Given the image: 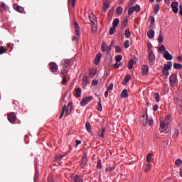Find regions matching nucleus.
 <instances>
[{
	"instance_id": "obj_1",
	"label": "nucleus",
	"mask_w": 182,
	"mask_h": 182,
	"mask_svg": "<svg viewBox=\"0 0 182 182\" xmlns=\"http://www.w3.org/2000/svg\"><path fill=\"white\" fill-rule=\"evenodd\" d=\"M168 122H165L164 121H161L160 122V129L159 131L161 133H168L169 129H168Z\"/></svg>"
},
{
	"instance_id": "obj_2",
	"label": "nucleus",
	"mask_w": 182,
	"mask_h": 182,
	"mask_svg": "<svg viewBox=\"0 0 182 182\" xmlns=\"http://www.w3.org/2000/svg\"><path fill=\"white\" fill-rule=\"evenodd\" d=\"M71 113L72 112L69 109H68L67 107L65 105H63L59 119H62L64 114H65V117H66V116H69Z\"/></svg>"
},
{
	"instance_id": "obj_3",
	"label": "nucleus",
	"mask_w": 182,
	"mask_h": 182,
	"mask_svg": "<svg viewBox=\"0 0 182 182\" xmlns=\"http://www.w3.org/2000/svg\"><path fill=\"white\" fill-rule=\"evenodd\" d=\"M148 53L149 63H153L156 60V55H154L153 50L150 49L149 48H148Z\"/></svg>"
},
{
	"instance_id": "obj_4",
	"label": "nucleus",
	"mask_w": 182,
	"mask_h": 182,
	"mask_svg": "<svg viewBox=\"0 0 182 182\" xmlns=\"http://www.w3.org/2000/svg\"><path fill=\"white\" fill-rule=\"evenodd\" d=\"M49 70L52 72V73H56L58 70V65L55 63L51 62L49 64Z\"/></svg>"
},
{
	"instance_id": "obj_5",
	"label": "nucleus",
	"mask_w": 182,
	"mask_h": 182,
	"mask_svg": "<svg viewBox=\"0 0 182 182\" xmlns=\"http://www.w3.org/2000/svg\"><path fill=\"white\" fill-rule=\"evenodd\" d=\"M92 100H93V97H86L85 98L82 99V100L80 102V106L85 107V106H86V105H87L89 102H92Z\"/></svg>"
},
{
	"instance_id": "obj_6",
	"label": "nucleus",
	"mask_w": 182,
	"mask_h": 182,
	"mask_svg": "<svg viewBox=\"0 0 182 182\" xmlns=\"http://www.w3.org/2000/svg\"><path fill=\"white\" fill-rule=\"evenodd\" d=\"M7 119L10 123H15V121L16 120V114L14 112H10L7 115Z\"/></svg>"
},
{
	"instance_id": "obj_7",
	"label": "nucleus",
	"mask_w": 182,
	"mask_h": 182,
	"mask_svg": "<svg viewBox=\"0 0 182 182\" xmlns=\"http://www.w3.org/2000/svg\"><path fill=\"white\" fill-rule=\"evenodd\" d=\"M140 11V6L136 5L135 6L131 7L128 11V15H132L133 12H139Z\"/></svg>"
},
{
	"instance_id": "obj_8",
	"label": "nucleus",
	"mask_w": 182,
	"mask_h": 182,
	"mask_svg": "<svg viewBox=\"0 0 182 182\" xmlns=\"http://www.w3.org/2000/svg\"><path fill=\"white\" fill-rule=\"evenodd\" d=\"M169 81L171 83V86H174L176 83L177 82V75L176 74H172L169 77Z\"/></svg>"
},
{
	"instance_id": "obj_9",
	"label": "nucleus",
	"mask_w": 182,
	"mask_h": 182,
	"mask_svg": "<svg viewBox=\"0 0 182 182\" xmlns=\"http://www.w3.org/2000/svg\"><path fill=\"white\" fill-rule=\"evenodd\" d=\"M61 65L63 68H69L70 66V60L69 59H64L61 61Z\"/></svg>"
},
{
	"instance_id": "obj_10",
	"label": "nucleus",
	"mask_w": 182,
	"mask_h": 182,
	"mask_svg": "<svg viewBox=\"0 0 182 182\" xmlns=\"http://www.w3.org/2000/svg\"><path fill=\"white\" fill-rule=\"evenodd\" d=\"M141 75L144 76L146 75H149V65H144L141 68Z\"/></svg>"
},
{
	"instance_id": "obj_11",
	"label": "nucleus",
	"mask_w": 182,
	"mask_h": 182,
	"mask_svg": "<svg viewBox=\"0 0 182 182\" xmlns=\"http://www.w3.org/2000/svg\"><path fill=\"white\" fill-rule=\"evenodd\" d=\"M13 8L15 11L19 12L20 14H22V12H23V8L16 4H14L13 5Z\"/></svg>"
},
{
	"instance_id": "obj_12",
	"label": "nucleus",
	"mask_w": 182,
	"mask_h": 182,
	"mask_svg": "<svg viewBox=\"0 0 182 182\" xmlns=\"http://www.w3.org/2000/svg\"><path fill=\"white\" fill-rule=\"evenodd\" d=\"M9 8L6 6V4L5 3L1 2L0 4V12H6V11H9Z\"/></svg>"
},
{
	"instance_id": "obj_13",
	"label": "nucleus",
	"mask_w": 182,
	"mask_h": 182,
	"mask_svg": "<svg viewBox=\"0 0 182 182\" xmlns=\"http://www.w3.org/2000/svg\"><path fill=\"white\" fill-rule=\"evenodd\" d=\"M164 58L166 59V60H171L173 59V55L168 53V51H165L164 53Z\"/></svg>"
},
{
	"instance_id": "obj_14",
	"label": "nucleus",
	"mask_w": 182,
	"mask_h": 182,
	"mask_svg": "<svg viewBox=\"0 0 182 182\" xmlns=\"http://www.w3.org/2000/svg\"><path fill=\"white\" fill-rule=\"evenodd\" d=\"M68 73H69V70L64 68L61 70L60 76H61V77H66V76H68Z\"/></svg>"
},
{
	"instance_id": "obj_15",
	"label": "nucleus",
	"mask_w": 182,
	"mask_h": 182,
	"mask_svg": "<svg viewBox=\"0 0 182 182\" xmlns=\"http://www.w3.org/2000/svg\"><path fill=\"white\" fill-rule=\"evenodd\" d=\"M87 164V158L86 156H84L82 158L81 164H80V167L82 168H85V166Z\"/></svg>"
},
{
	"instance_id": "obj_16",
	"label": "nucleus",
	"mask_w": 182,
	"mask_h": 182,
	"mask_svg": "<svg viewBox=\"0 0 182 182\" xmlns=\"http://www.w3.org/2000/svg\"><path fill=\"white\" fill-rule=\"evenodd\" d=\"M74 26H75V35L77 36H79L80 35L79 31H80V28H79V24L77 23V22L75 21L74 23Z\"/></svg>"
},
{
	"instance_id": "obj_17",
	"label": "nucleus",
	"mask_w": 182,
	"mask_h": 182,
	"mask_svg": "<svg viewBox=\"0 0 182 182\" xmlns=\"http://www.w3.org/2000/svg\"><path fill=\"white\" fill-rule=\"evenodd\" d=\"M121 97L123 99H126L127 97H129V92H127V90L124 89L121 92Z\"/></svg>"
},
{
	"instance_id": "obj_18",
	"label": "nucleus",
	"mask_w": 182,
	"mask_h": 182,
	"mask_svg": "<svg viewBox=\"0 0 182 182\" xmlns=\"http://www.w3.org/2000/svg\"><path fill=\"white\" fill-rule=\"evenodd\" d=\"M109 6H110V3L109 2H105L103 4V7H102V12H107V9H109Z\"/></svg>"
},
{
	"instance_id": "obj_19",
	"label": "nucleus",
	"mask_w": 182,
	"mask_h": 182,
	"mask_svg": "<svg viewBox=\"0 0 182 182\" xmlns=\"http://www.w3.org/2000/svg\"><path fill=\"white\" fill-rule=\"evenodd\" d=\"M147 117L143 115L142 117L141 118V123L143 124V126H147Z\"/></svg>"
},
{
	"instance_id": "obj_20",
	"label": "nucleus",
	"mask_w": 182,
	"mask_h": 182,
	"mask_svg": "<svg viewBox=\"0 0 182 182\" xmlns=\"http://www.w3.org/2000/svg\"><path fill=\"white\" fill-rule=\"evenodd\" d=\"M73 180L74 182H83V179L82 177L76 175L73 177Z\"/></svg>"
},
{
	"instance_id": "obj_21",
	"label": "nucleus",
	"mask_w": 182,
	"mask_h": 182,
	"mask_svg": "<svg viewBox=\"0 0 182 182\" xmlns=\"http://www.w3.org/2000/svg\"><path fill=\"white\" fill-rule=\"evenodd\" d=\"M101 58H102V53H100L95 57V65H99Z\"/></svg>"
},
{
	"instance_id": "obj_22",
	"label": "nucleus",
	"mask_w": 182,
	"mask_h": 182,
	"mask_svg": "<svg viewBox=\"0 0 182 182\" xmlns=\"http://www.w3.org/2000/svg\"><path fill=\"white\" fill-rule=\"evenodd\" d=\"M171 68H173V63H171V61L168 62L167 64H165L164 66V69L170 70V69H171Z\"/></svg>"
},
{
	"instance_id": "obj_23",
	"label": "nucleus",
	"mask_w": 182,
	"mask_h": 182,
	"mask_svg": "<svg viewBox=\"0 0 182 182\" xmlns=\"http://www.w3.org/2000/svg\"><path fill=\"white\" fill-rule=\"evenodd\" d=\"M130 79H132V76L127 75L125 76L124 80L122 81V85H127V82H129L130 81Z\"/></svg>"
},
{
	"instance_id": "obj_24",
	"label": "nucleus",
	"mask_w": 182,
	"mask_h": 182,
	"mask_svg": "<svg viewBox=\"0 0 182 182\" xmlns=\"http://www.w3.org/2000/svg\"><path fill=\"white\" fill-rule=\"evenodd\" d=\"M75 97H80V96H82V89H80L79 87L75 89Z\"/></svg>"
},
{
	"instance_id": "obj_25",
	"label": "nucleus",
	"mask_w": 182,
	"mask_h": 182,
	"mask_svg": "<svg viewBox=\"0 0 182 182\" xmlns=\"http://www.w3.org/2000/svg\"><path fill=\"white\" fill-rule=\"evenodd\" d=\"M89 19L92 24L96 23V22H97L96 16H95L93 14H91L89 16Z\"/></svg>"
},
{
	"instance_id": "obj_26",
	"label": "nucleus",
	"mask_w": 182,
	"mask_h": 182,
	"mask_svg": "<svg viewBox=\"0 0 182 182\" xmlns=\"http://www.w3.org/2000/svg\"><path fill=\"white\" fill-rule=\"evenodd\" d=\"M147 36L149 39H153L154 38V30H150L148 31Z\"/></svg>"
},
{
	"instance_id": "obj_27",
	"label": "nucleus",
	"mask_w": 182,
	"mask_h": 182,
	"mask_svg": "<svg viewBox=\"0 0 182 182\" xmlns=\"http://www.w3.org/2000/svg\"><path fill=\"white\" fill-rule=\"evenodd\" d=\"M105 132H106V128L102 127L101 128V132L100 133V140L103 139V138L105 137Z\"/></svg>"
},
{
	"instance_id": "obj_28",
	"label": "nucleus",
	"mask_w": 182,
	"mask_h": 182,
	"mask_svg": "<svg viewBox=\"0 0 182 182\" xmlns=\"http://www.w3.org/2000/svg\"><path fill=\"white\" fill-rule=\"evenodd\" d=\"M120 22V20L119 18H115L113 22H112V25L114 28H117V26H119V23Z\"/></svg>"
},
{
	"instance_id": "obj_29",
	"label": "nucleus",
	"mask_w": 182,
	"mask_h": 182,
	"mask_svg": "<svg viewBox=\"0 0 182 182\" xmlns=\"http://www.w3.org/2000/svg\"><path fill=\"white\" fill-rule=\"evenodd\" d=\"M114 168H116V166L114 165L109 166L106 168L105 171H106V173H109V171H113V170H114Z\"/></svg>"
},
{
	"instance_id": "obj_30",
	"label": "nucleus",
	"mask_w": 182,
	"mask_h": 182,
	"mask_svg": "<svg viewBox=\"0 0 182 182\" xmlns=\"http://www.w3.org/2000/svg\"><path fill=\"white\" fill-rule=\"evenodd\" d=\"M122 66H123V63L117 61H116V63L114 65L115 69H119V68H122Z\"/></svg>"
},
{
	"instance_id": "obj_31",
	"label": "nucleus",
	"mask_w": 182,
	"mask_h": 182,
	"mask_svg": "<svg viewBox=\"0 0 182 182\" xmlns=\"http://www.w3.org/2000/svg\"><path fill=\"white\" fill-rule=\"evenodd\" d=\"M133 65H134V60H130L128 63V69H129V70L133 69Z\"/></svg>"
},
{
	"instance_id": "obj_32",
	"label": "nucleus",
	"mask_w": 182,
	"mask_h": 182,
	"mask_svg": "<svg viewBox=\"0 0 182 182\" xmlns=\"http://www.w3.org/2000/svg\"><path fill=\"white\" fill-rule=\"evenodd\" d=\"M116 12L117 15H122L123 14V8L122 6L117 7Z\"/></svg>"
},
{
	"instance_id": "obj_33",
	"label": "nucleus",
	"mask_w": 182,
	"mask_h": 182,
	"mask_svg": "<svg viewBox=\"0 0 182 182\" xmlns=\"http://www.w3.org/2000/svg\"><path fill=\"white\" fill-rule=\"evenodd\" d=\"M124 35H125L126 38H130V36L132 35V33L130 32V30L129 29H126L125 31H124Z\"/></svg>"
},
{
	"instance_id": "obj_34",
	"label": "nucleus",
	"mask_w": 182,
	"mask_h": 182,
	"mask_svg": "<svg viewBox=\"0 0 182 182\" xmlns=\"http://www.w3.org/2000/svg\"><path fill=\"white\" fill-rule=\"evenodd\" d=\"M67 108L72 113V110L73 109V102H70L68 105Z\"/></svg>"
},
{
	"instance_id": "obj_35",
	"label": "nucleus",
	"mask_w": 182,
	"mask_h": 182,
	"mask_svg": "<svg viewBox=\"0 0 182 182\" xmlns=\"http://www.w3.org/2000/svg\"><path fill=\"white\" fill-rule=\"evenodd\" d=\"M92 33H96L97 31V26L96 25V23L92 25Z\"/></svg>"
},
{
	"instance_id": "obj_36",
	"label": "nucleus",
	"mask_w": 182,
	"mask_h": 182,
	"mask_svg": "<svg viewBox=\"0 0 182 182\" xmlns=\"http://www.w3.org/2000/svg\"><path fill=\"white\" fill-rule=\"evenodd\" d=\"M107 48V46L105 42H102L101 45V50L102 52H106V48Z\"/></svg>"
},
{
	"instance_id": "obj_37",
	"label": "nucleus",
	"mask_w": 182,
	"mask_h": 182,
	"mask_svg": "<svg viewBox=\"0 0 182 182\" xmlns=\"http://www.w3.org/2000/svg\"><path fill=\"white\" fill-rule=\"evenodd\" d=\"M85 127H86L87 132H88V133H90V132H92V128L90 127V123L87 122L85 124Z\"/></svg>"
},
{
	"instance_id": "obj_38",
	"label": "nucleus",
	"mask_w": 182,
	"mask_h": 182,
	"mask_svg": "<svg viewBox=\"0 0 182 182\" xmlns=\"http://www.w3.org/2000/svg\"><path fill=\"white\" fill-rule=\"evenodd\" d=\"M173 68H174V69L180 70V69H182V65L175 63L173 64Z\"/></svg>"
},
{
	"instance_id": "obj_39",
	"label": "nucleus",
	"mask_w": 182,
	"mask_h": 182,
	"mask_svg": "<svg viewBox=\"0 0 182 182\" xmlns=\"http://www.w3.org/2000/svg\"><path fill=\"white\" fill-rule=\"evenodd\" d=\"M159 11H160V5L156 4L154 8V14H158Z\"/></svg>"
},
{
	"instance_id": "obj_40",
	"label": "nucleus",
	"mask_w": 182,
	"mask_h": 182,
	"mask_svg": "<svg viewBox=\"0 0 182 182\" xmlns=\"http://www.w3.org/2000/svg\"><path fill=\"white\" fill-rule=\"evenodd\" d=\"M127 22H129V20L125 17L122 22V28H126V26H127Z\"/></svg>"
},
{
	"instance_id": "obj_41",
	"label": "nucleus",
	"mask_w": 182,
	"mask_h": 182,
	"mask_svg": "<svg viewBox=\"0 0 182 182\" xmlns=\"http://www.w3.org/2000/svg\"><path fill=\"white\" fill-rule=\"evenodd\" d=\"M4 53H6V48L4 46H0V55H4Z\"/></svg>"
},
{
	"instance_id": "obj_42",
	"label": "nucleus",
	"mask_w": 182,
	"mask_h": 182,
	"mask_svg": "<svg viewBox=\"0 0 182 182\" xmlns=\"http://www.w3.org/2000/svg\"><path fill=\"white\" fill-rule=\"evenodd\" d=\"M116 32V27L112 26L109 28V35H114V33Z\"/></svg>"
},
{
	"instance_id": "obj_43",
	"label": "nucleus",
	"mask_w": 182,
	"mask_h": 182,
	"mask_svg": "<svg viewBox=\"0 0 182 182\" xmlns=\"http://www.w3.org/2000/svg\"><path fill=\"white\" fill-rule=\"evenodd\" d=\"M151 168V164H150L149 163L146 164V168H145V170L144 171H146V173H147V171H150Z\"/></svg>"
},
{
	"instance_id": "obj_44",
	"label": "nucleus",
	"mask_w": 182,
	"mask_h": 182,
	"mask_svg": "<svg viewBox=\"0 0 182 182\" xmlns=\"http://www.w3.org/2000/svg\"><path fill=\"white\" fill-rule=\"evenodd\" d=\"M130 46V41L129 40H126L124 43V47L125 49H127Z\"/></svg>"
},
{
	"instance_id": "obj_45",
	"label": "nucleus",
	"mask_w": 182,
	"mask_h": 182,
	"mask_svg": "<svg viewBox=\"0 0 182 182\" xmlns=\"http://www.w3.org/2000/svg\"><path fill=\"white\" fill-rule=\"evenodd\" d=\"M154 98L156 100V102H157V103L160 102V95L159 93L156 92L154 94Z\"/></svg>"
},
{
	"instance_id": "obj_46",
	"label": "nucleus",
	"mask_w": 182,
	"mask_h": 182,
	"mask_svg": "<svg viewBox=\"0 0 182 182\" xmlns=\"http://www.w3.org/2000/svg\"><path fill=\"white\" fill-rule=\"evenodd\" d=\"M151 157H153L152 154H149L146 156V161L147 163H150L151 161Z\"/></svg>"
},
{
	"instance_id": "obj_47",
	"label": "nucleus",
	"mask_w": 182,
	"mask_h": 182,
	"mask_svg": "<svg viewBox=\"0 0 182 182\" xmlns=\"http://www.w3.org/2000/svg\"><path fill=\"white\" fill-rule=\"evenodd\" d=\"M63 157H65V156H62L60 154L56 155L55 160H56V161H60V160H62V159H63Z\"/></svg>"
},
{
	"instance_id": "obj_48",
	"label": "nucleus",
	"mask_w": 182,
	"mask_h": 182,
	"mask_svg": "<svg viewBox=\"0 0 182 182\" xmlns=\"http://www.w3.org/2000/svg\"><path fill=\"white\" fill-rule=\"evenodd\" d=\"M122 59H123V57L122 56V55H118L115 57L116 62H121Z\"/></svg>"
},
{
	"instance_id": "obj_49",
	"label": "nucleus",
	"mask_w": 182,
	"mask_h": 182,
	"mask_svg": "<svg viewBox=\"0 0 182 182\" xmlns=\"http://www.w3.org/2000/svg\"><path fill=\"white\" fill-rule=\"evenodd\" d=\"M102 160L97 159V168H102Z\"/></svg>"
},
{
	"instance_id": "obj_50",
	"label": "nucleus",
	"mask_w": 182,
	"mask_h": 182,
	"mask_svg": "<svg viewBox=\"0 0 182 182\" xmlns=\"http://www.w3.org/2000/svg\"><path fill=\"white\" fill-rule=\"evenodd\" d=\"M171 6V8H178V3L177 1H173Z\"/></svg>"
},
{
	"instance_id": "obj_51",
	"label": "nucleus",
	"mask_w": 182,
	"mask_h": 182,
	"mask_svg": "<svg viewBox=\"0 0 182 182\" xmlns=\"http://www.w3.org/2000/svg\"><path fill=\"white\" fill-rule=\"evenodd\" d=\"M175 164L176 166H177L178 167H181V164H182V161L181 159H178L175 161Z\"/></svg>"
},
{
	"instance_id": "obj_52",
	"label": "nucleus",
	"mask_w": 182,
	"mask_h": 182,
	"mask_svg": "<svg viewBox=\"0 0 182 182\" xmlns=\"http://www.w3.org/2000/svg\"><path fill=\"white\" fill-rule=\"evenodd\" d=\"M178 134H179L178 129H175L173 136L175 138H177V137H178Z\"/></svg>"
},
{
	"instance_id": "obj_53",
	"label": "nucleus",
	"mask_w": 182,
	"mask_h": 182,
	"mask_svg": "<svg viewBox=\"0 0 182 182\" xmlns=\"http://www.w3.org/2000/svg\"><path fill=\"white\" fill-rule=\"evenodd\" d=\"M71 2V6L73 8H75V6L76 5V0H68V4H70Z\"/></svg>"
},
{
	"instance_id": "obj_54",
	"label": "nucleus",
	"mask_w": 182,
	"mask_h": 182,
	"mask_svg": "<svg viewBox=\"0 0 182 182\" xmlns=\"http://www.w3.org/2000/svg\"><path fill=\"white\" fill-rule=\"evenodd\" d=\"M162 73H164V75H165V76H168V75H170L168 70H166L164 68H163V70H162Z\"/></svg>"
},
{
	"instance_id": "obj_55",
	"label": "nucleus",
	"mask_w": 182,
	"mask_h": 182,
	"mask_svg": "<svg viewBox=\"0 0 182 182\" xmlns=\"http://www.w3.org/2000/svg\"><path fill=\"white\" fill-rule=\"evenodd\" d=\"M171 119V117H170V115H168L166 117V118L164 120V122H165V123H168V124H170V119Z\"/></svg>"
},
{
	"instance_id": "obj_56",
	"label": "nucleus",
	"mask_w": 182,
	"mask_h": 182,
	"mask_svg": "<svg viewBox=\"0 0 182 182\" xmlns=\"http://www.w3.org/2000/svg\"><path fill=\"white\" fill-rule=\"evenodd\" d=\"M97 109L99 112H102V102H98Z\"/></svg>"
},
{
	"instance_id": "obj_57",
	"label": "nucleus",
	"mask_w": 182,
	"mask_h": 182,
	"mask_svg": "<svg viewBox=\"0 0 182 182\" xmlns=\"http://www.w3.org/2000/svg\"><path fill=\"white\" fill-rule=\"evenodd\" d=\"M63 80L61 81V85H66L68 83V80H66V77H62Z\"/></svg>"
},
{
	"instance_id": "obj_58",
	"label": "nucleus",
	"mask_w": 182,
	"mask_h": 182,
	"mask_svg": "<svg viewBox=\"0 0 182 182\" xmlns=\"http://www.w3.org/2000/svg\"><path fill=\"white\" fill-rule=\"evenodd\" d=\"M158 41L159 42V43H163V36L161 34H159Z\"/></svg>"
},
{
	"instance_id": "obj_59",
	"label": "nucleus",
	"mask_w": 182,
	"mask_h": 182,
	"mask_svg": "<svg viewBox=\"0 0 182 182\" xmlns=\"http://www.w3.org/2000/svg\"><path fill=\"white\" fill-rule=\"evenodd\" d=\"M160 52H166V47L164 45H161L159 48Z\"/></svg>"
},
{
	"instance_id": "obj_60",
	"label": "nucleus",
	"mask_w": 182,
	"mask_h": 182,
	"mask_svg": "<svg viewBox=\"0 0 182 182\" xmlns=\"http://www.w3.org/2000/svg\"><path fill=\"white\" fill-rule=\"evenodd\" d=\"M172 11L174 14H178V7H172Z\"/></svg>"
},
{
	"instance_id": "obj_61",
	"label": "nucleus",
	"mask_w": 182,
	"mask_h": 182,
	"mask_svg": "<svg viewBox=\"0 0 182 182\" xmlns=\"http://www.w3.org/2000/svg\"><path fill=\"white\" fill-rule=\"evenodd\" d=\"M7 48H9V49H11V50H12L14 49V44L9 43L7 44Z\"/></svg>"
},
{
	"instance_id": "obj_62",
	"label": "nucleus",
	"mask_w": 182,
	"mask_h": 182,
	"mask_svg": "<svg viewBox=\"0 0 182 182\" xmlns=\"http://www.w3.org/2000/svg\"><path fill=\"white\" fill-rule=\"evenodd\" d=\"M153 123H154L153 119L149 118V119H148V124H149V126H153Z\"/></svg>"
},
{
	"instance_id": "obj_63",
	"label": "nucleus",
	"mask_w": 182,
	"mask_h": 182,
	"mask_svg": "<svg viewBox=\"0 0 182 182\" xmlns=\"http://www.w3.org/2000/svg\"><path fill=\"white\" fill-rule=\"evenodd\" d=\"M107 90H113V83L109 84V85L108 86Z\"/></svg>"
},
{
	"instance_id": "obj_64",
	"label": "nucleus",
	"mask_w": 182,
	"mask_h": 182,
	"mask_svg": "<svg viewBox=\"0 0 182 182\" xmlns=\"http://www.w3.org/2000/svg\"><path fill=\"white\" fill-rule=\"evenodd\" d=\"M48 182H58V181L53 178H48Z\"/></svg>"
}]
</instances>
